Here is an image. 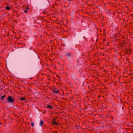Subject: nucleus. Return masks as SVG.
Here are the masks:
<instances>
[{
  "instance_id": "nucleus-1",
  "label": "nucleus",
  "mask_w": 133,
  "mask_h": 133,
  "mask_svg": "<svg viewBox=\"0 0 133 133\" xmlns=\"http://www.w3.org/2000/svg\"><path fill=\"white\" fill-rule=\"evenodd\" d=\"M8 101L10 103H13L14 101V99L10 96H9L7 98Z\"/></svg>"
},
{
  "instance_id": "nucleus-2",
  "label": "nucleus",
  "mask_w": 133,
  "mask_h": 133,
  "mask_svg": "<svg viewBox=\"0 0 133 133\" xmlns=\"http://www.w3.org/2000/svg\"><path fill=\"white\" fill-rule=\"evenodd\" d=\"M52 91L55 94H57V93L59 92V90H56V89H54L52 90Z\"/></svg>"
},
{
  "instance_id": "nucleus-3",
  "label": "nucleus",
  "mask_w": 133,
  "mask_h": 133,
  "mask_svg": "<svg viewBox=\"0 0 133 133\" xmlns=\"http://www.w3.org/2000/svg\"><path fill=\"white\" fill-rule=\"evenodd\" d=\"M20 100H21V101H25L26 100V99L23 97H21V98H20Z\"/></svg>"
},
{
  "instance_id": "nucleus-4",
  "label": "nucleus",
  "mask_w": 133,
  "mask_h": 133,
  "mask_svg": "<svg viewBox=\"0 0 133 133\" xmlns=\"http://www.w3.org/2000/svg\"><path fill=\"white\" fill-rule=\"evenodd\" d=\"M6 95H3V96H2L1 97V98L2 100H3L4 99V97H6Z\"/></svg>"
},
{
  "instance_id": "nucleus-5",
  "label": "nucleus",
  "mask_w": 133,
  "mask_h": 133,
  "mask_svg": "<svg viewBox=\"0 0 133 133\" xmlns=\"http://www.w3.org/2000/svg\"><path fill=\"white\" fill-rule=\"evenodd\" d=\"M40 126H42L43 124V122L42 120H41L40 121Z\"/></svg>"
},
{
  "instance_id": "nucleus-6",
  "label": "nucleus",
  "mask_w": 133,
  "mask_h": 133,
  "mask_svg": "<svg viewBox=\"0 0 133 133\" xmlns=\"http://www.w3.org/2000/svg\"><path fill=\"white\" fill-rule=\"evenodd\" d=\"M52 123L53 124H55L56 125H57L58 124V123H56V122L54 121H52Z\"/></svg>"
},
{
  "instance_id": "nucleus-7",
  "label": "nucleus",
  "mask_w": 133,
  "mask_h": 133,
  "mask_svg": "<svg viewBox=\"0 0 133 133\" xmlns=\"http://www.w3.org/2000/svg\"><path fill=\"white\" fill-rule=\"evenodd\" d=\"M47 107L48 108H50V109H52V107L49 105H48L47 106Z\"/></svg>"
},
{
  "instance_id": "nucleus-8",
  "label": "nucleus",
  "mask_w": 133,
  "mask_h": 133,
  "mask_svg": "<svg viewBox=\"0 0 133 133\" xmlns=\"http://www.w3.org/2000/svg\"><path fill=\"white\" fill-rule=\"evenodd\" d=\"M6 9L7 10H9L10 9V7L9 6H7L6 7Z\"/></svg>"
},
{
  "instance_id": "nucleus-9",
  "label": "nucleus",
  "mask_w": 133,
  "mask_h": 133,
  "mask_svg": "<svg viewBox=\"0 0 133 133\" xmlns=\"http://www.w3.org/2000/svg\"><path fill=\"white\" fill-rule=\"evenodd\" d=\"M31 125L32 127H34V123L32 122L31 123Z\"/></svg>"
},
{
  "instance_id": "nucleus-10",
  "label": "nucleus",
  "mask_w": 133,
  "mask_h": 133,
  "mask_svg": "<svg viewBox=\"0 0 133 133\" xmlns=\"http://www.w3.org/2000/svg\"><path fill=\"white\" fill-rule=\"evenodd\" d=\"M24 12L25 13H26L27 12V10H24Z\"/></svg>"
},
{
  "instance_id": "nucleus-11",
  "label": "nucleus",
  "mask_w": 133,
  "mask_h": 133,
  "mask_svg": "<svg viewBox=\"0 0 133 133\" xmlns=\"http://www.w3.org/2000/svg\"><path fill=\"white\" fill-rule=\"evenodd\" d=\"M25 8L26 10H28L29 9V7H26Z\"/></svg>"
},
{
  "instance_id": "nucleus-12",
  "label": "nucleus",
  "mask_w": 133,
  "mask_h": 133,
  "mask_svg": "<svg viewBox=\"0 0 133 133\" xmlns=\"http://www.w3.org/2000/svg\"><path fill=\"white\" fill-rule=\"evenodd\" d=\"M68 56H70V54L69 53L68 54Z\"/></svg>"
}]
</instances>
